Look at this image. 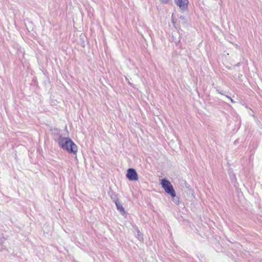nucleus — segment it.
I'll list each match as a JSON object with an SVG mask.
<instances>
[{
  "label": "nucleus",
  "instance_id": "nucleus-1",
  "mask_svg": "<svg viewBox=\"0 0 262 262\" xmlns=\"http://www.w3.org/2000/svg\"><path fill=\"white\" fill-rule=\"evenodd\" d=\"M58 144L64 150L76 155L78 151L77 146L70 138L60 136L58 139Z\"/></svg>",
  "mask_w": 262,
  "mask_h": 262
},
{
  "label": "nucleus",
  "instance_id": "nucleus-2",
  "mask_svg": "<svg viewBox=\"0 0 262 262\" xmlns=\"http://www.w3.org/2000/svg\"><path fill=\"white\" fill-rule=\"evenodd\" d=\"M161 185L166 192L171 195L172 197L176 196V192L171 183L167 180L163 179Z\"/></svg>",
  "mask_w": 262,
  "mask_h": 262
},
{
  "label": "nucleus",
  "instance_id": "nucleus-3",
  "mask_svg": "<svg viewBox=\"0 0 262 262\" xmlns=\"http://www.w3.org/2000/svg\"><path fill=\"white\" fill-rule=\"evenodd\" d=\"M126 176L130 181H137L138 179V174L133 168H129L127 170Z\"/></svg>",
  "mask_w": 262,
  "mask_h": 262
},
{
  "label": "nucleus",
  "instance_id": "nucleus-4",
  "mask_svg": "<svg viewBox=\"0 0 262 262\" xmlns=\"http://www.w3.org/2000/svg\"><path fill=\"white\" fill-rule=\"evenodd\" d=\"M175 4L182 11L186 10L189 3L188 0H174Z\"/></svg>",
  "mask_w": 262,
  "mask_h": 262
},
{
  "label": "nucleus",
  "instance_id": "nucleus-5",
  "mask_svg": "<svg viewBox=\"0 0 262 262\" xmlns=\"http://www.w3.org/2000/svg\"><path fill=\"white\" fill-rule=\"evenodd\" d=\"M114 202H115L118 210H119L122 213H124L125 210L124 209V208L123 207L122 205L120 203V202L118 201V200L116 199V200H114Z\"/></svg>",
  "mask_w": 262,
  "mask_h": 262
},
{
  "label": "nucleus",
  "instance_id": "nucleus-6",
  "mask_svg": "<svg viewBox=\"0 0 262 262\" xmlns=\"http://www.w3.org/2000/svg\"><path fill=\"white\" fill-rule=\"evenodd\" d=\"M160 2L163 4H166L168 3V0H160Z\"/></svg>",
  "mask_w": 262,
  "mask_h": 262
},
{
  "label": "nucleus",
  "instance_id": "nucleus-7",
  "mask_svg": "<svg viewBox=\"0 0 262 262\" xmlns=\"http://www.w3.org/2000/svg\"><path fill=\"white\" fill-rule=\"evenodd\" d=\"M173 202H176V203H177V202H179L178 198H175V196H174V197H173Z\"/></svg>",
  "mask_w": 262,
  "mask_h": 262
},
{
  "label": "nucleus",
  "instance_id": "nucleus-8",
  "mask_svg": "<svg viewBox=\"0 0 262 262\" xmlns=\"http://www.w3.org/2000/svg\"><path fill=\"white\" fill-rule=\"evenodd\" d=\"M227 98H228L230 100V101L232 102V103H234L235 101L230 97L228 96H226Z\"/></svg>",
  "mask_w": 262,
  "mask_h": 262
},
{
  "label": "nucleus",
  "instance_id": "nucleus-9",
  "mask_svg": "<svg viewBox=\"0 0 262 262\" xmlns=\"http://www.w3.org/2000/svg\"><path fill=\"white\" fill-rule=\"evenodd\" d=\"M217 92H218L219 94H221V95H225V94H224V92H223V91H220V90H217Z\"/></svg>",
  "mask_w": 262,
  "mask_h": 262
},
{
  "label": "nucleus",
  "instance_id": "nucleus-10",
  "mask_svg": "<svg viewBox=\"0 0 262 262\" xmlns=\"http://www.w3.org/2000/svg\"><path fill=\"white\" fill-rule=\"evenodd\" d=\"M172 24H173V25H174V24H175V21H174V19H173V14L172 15Z\"/></svg>",
  "mask_w": 262,
  "mask_h": 262
}]
</instances>
